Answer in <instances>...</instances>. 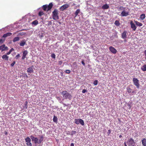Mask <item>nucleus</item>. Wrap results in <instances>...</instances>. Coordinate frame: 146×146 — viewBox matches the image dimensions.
Segmentation results:
<instances>
[{
	"instance_id": "nucleus-1",
	"label": "nucleus",
	"mask_w": 146,
	"mask_h": 146,
	"mask_svg": "<svg viewBox=\"0 0 146 146\" xmlns=\"http://www.w3.org/2000/svg\"><path fill=\"white\" fill-rule=\"evenodd\" d=\"M61 94L62 95L63 99H68L70 100L72 99V95L67 91L66 90L63 91L61 92Z\"/></svg>"
},
{
	"instance_id": "nucleus-2",
	"label": "nucleus",
	"mask_w": 146,
	"mask_h": 146,
	"mask_svg": "<svg viewBox=\"0 0 146 146\" xmlns=\"http://www.w3.org/2000/svg\"><path fill=\"white\" fill-rule=\"evenodd\" d=\"M52 16L53 19L55 20H56L59 19L58 16V11L57 9H55L52 12Z\"/></svg>"
},
{
	"instance_id": "nucleus-3",
	"label": "nucleus",
	"mask_w": 146,
	"mask_h": 146,
	"mask_svg": "<svg viewBox=\"0 0 146 146\" xmlns=\"http://www.w3.org/2000/svg\"><path fill=\"white\" fill-rule=\"evenodd\" d=\"M133 81L134 84L136 86L137 88H139V81L137 78H133Z\"/></svg>"
},
{
	"instance_id": "nucleus-4",
	"label": "nucleus",
	"mask_w": 146,
	"mask_h": 146,
	"mask_svg": "<svg viewBox=\"0 0 146 146\" xmlns=\"http://www.w3.org/2000/svg\"><path fill=\"white\" fill-rule=\"evenodd\" d=\"M74 122L75 123L77 124H80L82 125H84V122L83 120L80 118L78 119H75Z\"/></svg>"
},
{
	"instance_id": "nucleus-5",
	"label": "nucleus",
	"mask_w": 146,
	"mask_h": 146,
	"mask_svg": "<svg viewBox=\"0 0 146 146\" xmlns=\"http://www.w3.org/2000/svg\"><path fill=\"white\" fill-rule=\"evenodd\" d=\"M129 15V11H126L125 9L122 11L119 15L121 17H126Z\"/></svg>"
},
{
	"instance_id": "nucleus-6",
	"label": "nucleus",
	"mask_w": 146,
	"mask_h": 146,
	"mask_svg": "<svg viewBox=\"0 0 146 146\" xmlns=\"http://www.w3.org/2000/svg\"><path fill=\"white\" fill-rule=\"evenodd\" d=\"M25 142H27L26 144L27 146H32V144L31 143V139L29 137H26L25 139Z\"/></svg>"
},
{
	"instance_id": "nucleus-7",
	"label": "nucleus",
	"mask_w": 146,
	"mask_h": 146,
	"mask_svg": "<svg viewBox=\"0 0 146 146\" xmlns=\"http://www.w3.org/2000/svg\"><path fill=\"white\" fill-rule=\"evenodd\" d=\"M128 146H130L131 145L135 144V142L133 139L132 138H131L128 140Z\"/></svg>"
},
{
	"instance_id": "nucleus-8",
	"label": "nucleus",
	"mask_w": 146,
	"mask_h": 146,
	"mask_svg": "<svg viewBox=\"0 0 146 146\" xmlns=\"http://www.w3.org/2000/svg\"><path fill=\"white\" fill-rule=\"evenodd\" d=\"M69 5L68 4H65L60 7V9L61 11H63L64 10L68 8Z\"/></svg>"
},
{
	"instance_id": "nucleus-9",
	"label": "nucleus",
	"mask_w": 146,
	"mask_h": 146,
	"mask_svg": "<svg viewBox=\"0 0 146 146\" xmlns=\"http://www.w3.org/2000/svg\"><path fill=\"white\" fill-rule=\"evenodd\" d=\"M110 51L113 54H116L117 52V50L113 47L110 46L109 48Z\"/></svg>"
},
{
	"instance_id": "nucleus-10",
	"label": "nucleus",
	"mask_w": 146,
	"mask_h": 146,
	"mask_svg": "<svg viewBox=\"0 0 146 146\" xmlns=\"http://www.w3.org/2000/svg\"><path fill=\"white\" fill-rule=\"evenodd\" d=\"M130 25H131V28L133 31H135L137 27L133 23L132 21H131L130 22Z\"/></svg>"
},
{
	"instance_id": "nucleus-11",
	"label": "nucleus",
	"mask_w": 146,
	"mask_h": 146,
	"mask_svg": "<svg viewBox=\"0 0 146 146\" xmlns=\"http://www.w3.org/2000/svg\"><path fill=\"white\" fill-rule=\"evenodd\" d=\"M8 49V47L5 46V44L0 46V50H1L2 51L4 50H7Z\"/></svg>"
},
{
	"instance_id": "nucleus-12",
	"label": "nucleus",
	"mask_w": 146,
	"mask_h": 146,
	"mask_svg": "<svg viewBox=\"0 0 146 146\" xmlns=\"http://www.w3.org/2000/svg\"><path fill=\"white\" fill-rule=\"evenodd\" d=\"M127 31H124L121 34V38L123 39H125L127 38Z\"/></svg>"
},
{
	"instance_id": "nucleus-13",
	"label": "nucleus",
	"mask_w": 146,
	"mask_h": 146,
	"mask_svg": "<svg viewBox=\"0 0 146 146\" xmlns=\"http://www.w3.org/2000/svg\"><path fill=\"white\" fill-rule=\"evenodd\" d=\"M33 65L31 67H30L27 68V72L28 73H31L33 72Z\"/></svg>"
},
{
	"instance_id": "nucleus-14",
	"label": "nucleus",
	"mask_w": 146,
	"mask_h": 146,
	"mask_svg": "<svg viewBox=\"0 0 146 146\" xmlns=\"http://www.w3.org/2000/svg\"><path fill=\"white\" fill-rule=\"evenodd\" d=\"M28 54V52L27 50H25L23 51V56L22 57V59L23 60L25 58L26 56Z\"/></svg>"
},
{
	"instance_id": "nucleus-15",
	"label": "nucleus",
	"mask_w": 146,
	"mask_h": 146,
	"mask_svg": "<svg viewBox=\"0 0 146 146\" xmlns=\"http://www.w3.org/2000/svg\"><path fill=\"white\" fill-rule=\"evenodd\" d=\"M109 7V5L107 4H106L105 5H104L102 6V8L103 9L105 10L108 9Z\"/></svg>"
},
{
	"instance_id": "nucleus-16",
	"label": "nucleus",
	"mask_w": 146,
	"mask_h": 146,
	"mask_svg": "<svg viewBox=\"0 0 146 146\" xmlns=\"http://www.w3.org/2000/svg\"><path fill=\"white\" fill-rule=\"evenodd\" d=\"M53 5L52 3H49L48 5H47V11H48L50 10L52 8Z\"/></svg>"
},
{
	"instance_id": "nucleus-17",
	"label": "nucleus",
	"mask_w": 146,
	"mask_h": 146,
	"mask_svg": "<svg viewBox=\"0 0 146 146\" xmlns=\"http://www.w3.org/2000/svg\"><path fill=\"white\" fill-rule=\"evenodd\" d=\"M9 58V57L6 54L2 56V58L5 60H8Z\"/></svg>"
},
{
	"instance_id": "nucleus-18",
	"label": "nucleus",
	"mask_w": 146,
	"mask_h": 146,
	"mask_svg": "<svg viewBox=\"0 0 146 146\" xmlns=\"http://www.w3.org/2000/svg\"><path fill=\"white\" fill-rule=\"evenodd\" d=\"M12 35V33H8L6 34H5L3 36V37L6 38L8 36H10Z\"/></svg>"
},
{
	"instance_id": "nucleus-19",
	"label": "nucleus",
	"mask_w": 146,
	"mask_h": 146,
	"mask_svg": "<svg viewBox=\"0 0 146 146\" xmlns=\"http://www.w3.org/2000/svg\"><path fill=\"white\" fill-rule=\"evenodd\" d=\"M142 144L143 146H146V139L143 138L141 140Z\"/></svg>"
},
{
	"instance_id": "nucleus-20",
	"label": "nucleus",
	"mask_w": 146,
	"mask_h": 146,
	"mask_svg": "<svg viewBox=\"0 0 146 146\" xmlns=\"http://www.w3.org/2000/svg\"><path fill=\"white\" fill-rule=\"evenodd\" d=\"M134 22L136 25L138 27H141L142 26L143 24L142 23H140L137 21H134Z\"/></svg>"
},
{
	"instance_id": "nucleus-21",
	"label": "nucleus",
	"mask_w": 146,
	"mask_h": 146,
	"mask_svg": "<svg viewBox=\"0 0 146 146\" xmlns=\"http://www.w3.org/2000/svg\"><path fill=\"white\" fill-rule=\"evenodd\" d=\"M44 137L43 135H41L40 137V139L38 140V143H40L43 140Z\"/></svg>"
},
{
	"instance_id": "nucleus-22",
	"label": "nucleus",
	"mask_w": 146,
	"mask_h": 146,
	"mask_svg": "<svg viewBox=\"0 0 146 146\" xmlns=\"http://www.w3.org/2000/svg\"><path fill=\"white\" fill-rule=\"evenodd\" d=\"M141 69L143 71H146V65L144 64L141 67Z\"/></svg>"
},
{
	"instance_id": "nucleus-23",
	"label": "nucleus",
	"mask_w": 146,
	"mask_h": 146,
	"mask_svg": "<svg viewBox=\"0 0 146 146\" xmlns=\"http://www.w3.org/2000/svg\"><path fill=\"white\" fill-rule=\"evenodd\" d=\"M80 9H78L76 10V11L74 13V15H75L74 17H76L77 15L80 12Z\"/></svg>"
},
{
	"instance_id": "nucleus-24",
	"label": "nucleus",
	"mask_w": 146,
	"mask_h": 146,
	"mask_svg": "<svg viewBox=\"0 0 146 146\" xmlns=\"http://www.w3.org/2000/svg\"><path fill=\"white\" fill-rule=\"evenodd\" d=\"M19 38L18 37H16L14 38L13 40V42H15L16 41H19Z\"/></svg>"
},
{
	"instance_id": "nucleus-25",
	"label": "nucleus",
	"mask_w": 146,
	"mask_h": 146,
	"mask_svg": "<svg viewBox=\"0 0 146 146\" xmlns=\"http://www.w3.org/2000/svg\"><path fill=\"white\" fill-rule=\"evenodd\" d=\"M38 24V22L37 20L33 21L32 23V24L35 25H36Z\"/></svg>"
},
{
	"instance_id": "nucleus-26",
	"label": "nucleus",
	"mask_w": 146,
	"mask_h": 146,
	"mask_svg": "<svg viewBox=\"0 0 146 146\" xmlns=\"http://www.w3.org/2000/svg\"><path fill=\"white\" fill-rule=\"evenodd\" d=\"M114 24L117 26H119L120 25V23H119V21L118 20H116L115 21L114 23Z\"/></svg>"
},
{
	"instance_id": "nucleus-27",
	"label": "nucleus",
	"mask_w": 146,
	"mask_h": 146,
	"mask_svg": "<svg viewBox=\"0 0 146 146\" xmlns=\"http://www.w3.org/2000/svg\"><path fill=\"white\" fill-rule=\"evenodd\" d=\"M145 18V15L144 14H142L140 15V18L141 19L143 20Z\"/></svg>"
},
{
	"instance_id": "nucleus-28",
	"label": "nucleus",
	"mask_w": 146,
	"mask_h": 146,
	"mask_svg": "<svg viewBox=\"0 0 146 146\" xmlns=\"http://www.w3.org/2000/svg\"><path fill=\"white\" fill-rule=\"evenodd\" d=\"M25 42L24 41H22L20 43V45L21 46H23L25 44Z\"/></svg>"
},
{
	"instance_id": "nucleus-29",
	"label": "nucleus",
	"mask_w": 146,
	"mask_h": 146,
	"mask_svg": "<svg viewBox=\"0 0 146 146\" xmlns=\"http://www.w3.org/2000/svg\"><path fill=\"white\" fill-rule=\"evenodd\" d=\"M42 8L44 11H46L47 9V5H44L42 6Z\"/></svg>"
},
{
	"instance_id": "nucleus-30",
	"label": "nucleus",
	"mask_w": 146,
	"mask_h": 146,
	"mask_svg": "<svg viewBox=\"0 0 146 146\" xmlns=\"http://www.w3.org/2000/svg\"><path fill=\"white\" fill-rule=\"evenodd\" d=\"M125 8L123 7V6H120L118 10L119 11L123 10H125Z\"/></svg>"
},
{
	"instance_id": "nucleus-31",
	"label": "nucleus",
	"mask_w": 146,
	"mask_h": 146,
	"mask_svg": "<svg viewBox=\"0 0 146 146\" xmlns=\"http://www.w3.org/2000/svg\"><path fill=\"white\" fill-rule=\"evenodd\" d=\"M127 92L129 93H130L131 92V89L129 87H127Z\"/></svg>"
},
{
	"instance_id": "nucleus-32",
	"label": "nucleus",
	"mask_w": 146,
	"mask_h": 146,
	"mask_svg": "<svg viewBox=\"0 0 146 146\" xmlns=\"http://www.w3.org/2000/svg\"><path fill=\"white\" fill-rule=\"evenodd\" d=\"M34 141L35 143H38V139L37 137H35L34 139Z\"/></svg>"
},
{
	"instance_id": "nucleus-33",
	"label": "nucleus",
	"mask_w": 146,
	"mask_h": 146,
	"mask_svg": "<svg viewBox=\"0 0 146 146\" xmlns=\"http://www.w3.org/2000/svg\"><path fill=\"white\" fill-rule=\"evenodd\" d=\"M44 14V13L43 11H40L38 13V15L39 16L41 17L42 15H43Z\"/></svg>"
},
{
	"instance_id": "nucleus-34",
	"label": "nucleus",
	"mask_w": 146,
	"mask_h": 146,
	"mask_svg": "<svg viewBox=\"0 0 146 146\" xmlns=\"http://www.w3.org/2000/svg\"><path fill=\"white\" fill-rule=\"evenodd\" d=\"M53 121L56 123L57 121V118L56 116H54L53 118Z\"/></svg>"
},
{
	"instance_id": "nucleus-35",
	"label": "nucleus",
	"mask_w": 146,
	"mask_h": 146,
	"mask_svg": "<svg viewBox=\"0 0 146 146\" xmlns=\"http://www.w3.org/2000/svg\"><path fill=\"white\" fill-rule=\"evenodd\" d=\"M76 133V132L75 131H72L71 132V134H70V135L72 136L74 135Z\"/></svg>"
},
{
	"instance_id": "nucleus-36",
	"label": "nucleus",
	"mask_w": 146,
	"mask_h": 146,
	"mask_svg": "<svg viewBox=\"0 0 146 146\" xmlns=\"http://www.w3.org/2000/svg\"><path fill=\"white\" fill-rule=\"evenodd\" d=\"M98 81L97 80H94L93 82V84L94 85H96L98 84Z\"/></svg>"
},
{
	"instance_id": "nucleus-37",
	"label": "nucleus",
	"mask_w": 146,
	"mask_h": 146,
	"mask_svg": "<svg viewBox=\"0 0 146 146\" xmlns=\"http://www.w3.org/2000/svg\"><path fill=\"white\" fill-rule=\"evenodd\" d=\"M51 56L52 58L55 59L56 58V56L54 54L52 53L51 54Z\"/></svg>"
},
{
	"instance_id": "nucleus-38",
	"label": "nucleus",
	"mask_w": 146,
	"mask_h": 146,
	"mask_svg": "<svg viewBox=\"0 0 146 146\" xmlns=\"http://www.w3.org/2000/svg\"><path fill=\"white\" fill-rule=\"evenodd\" d=\"M70 71L69 70H67L65 71V73L68 74H70Z\"/></svg>"
},
{
	"instance_id": "nucleus-39",
	"label": "nucleus",
	"mask_w": 146,
	"mask_h": 146,
	"mask_svg": "<svg viewBox=\"0 0 146 146\" xmlns=\"http://www.w3.org/2000/svg\"><path fill=\"white\" fill-rule=\"evenodd\" d=\"M15 61H13V62L11 64V66H12V67H13V66L15 64Z\"/></svg>"
},
{
	"instance_id": "nucleus-40",
	"label": "nucleus",
	"mask_w": 146,
	"mask_h": 146,
	"mask_svg": "<svg viewBox=\"0 0 146 146\" xmlns=\"http://www.w3.org/2000/svg\"><path fill=\"white\" fill-rule=\"evenodd\" d=\"M112 36L113 37L117 38V33H115L114 35H112Z\"/></svg>"
},
{
	"instance_id": "nucleus-41",
	"label": "nucleus",
	"mask_w": 146,
	"mask_h": 146,
	"mask_svg": "<svg viewBox=\"0 0 146 146\" xmlns=\"http://www.w3.org/2000/svg\"><path fill=\"white\" fill-rule=\"evenodd\" d=\"M30 137L33 141H34V139H35V138L33 135H31Z\"/></svg>"
},
{
	"instance_id": "nucleus-42",
	"label": "nucleus",
	"mask_w": 146,
	"mask_h": 146,
	"mask_svg": "<svg viewBox=\"0 0 146 146\" xmlns=\"http://www.w3.org/2000/svg\"><path fill=\"white\" fill-rule=\"evenodd\" d=\"M20 57V54H18L15 56V58L16 59H18Z\"/></svg>"
},
{
	"instance_id": "nucleus-43",
	"label": "nucleus",
	"mask_w": 146,
	"mask_h": 146,
	"mask_svg": "<svg viewBox=\"0 0 146 146\" xmlns=\"http://www.w3.org/2000/svg\"><path fill=\"white\" fill-rule=\"evenodd\" d=\"M128 106L129 108V109H130L131 107V104H128Z\"/></svg>"
},
{
	"instance_id": "nucleus-44",
	"label": "nucleus",
	"mask_w": 146,
	"mask_h": 146,
	"mask_svg": "<svg viewBox=\"0 0 146 146\" xmlns=\"http://www.w3.org/2000/svg\"><path fill=\"white\" fill-rule=\"evenodd\" d=\"M111 133V131L109 129L108 130V132H107V133L108 134V135H109Z\"/></svg>"
},
{
	"instance_id": "nucleus-45",
	"label": "nucleus",
	"mask_w": 146,
	"mask_h": 146,
	"mask_svg": "<svg viewBox=\"0 0 146 146\" xmlns=\"http://www.w3.org/2000/svg\"><path fill=\"white\" fill-rule=\"evenodd\" d=\"M52 24V22L50 21H48V26H50V25H51Z\"/></svg>"
},
{
	"instance_id": "nucleus-46",
	"label": "nucleus",
	"mask_w": 146,
	"mask_h": 146,
	"mask_svg": "<svg viewBox=\"0 0 146 146\" xmlns=\"http://www.w3.org/2000/svg\"><path fill=\"white\" fill-rule=\"evenodd\" d=\"M62 61H59V62H58V64L59 65H61L62 64Z\"/></svg>"
},
{
	"instance_id": "nucleus-47",
	"label": "nucleus",
	"mask_w": 146,
	"mask_h": 146,
	"mask_svg": "<svg viewBox=\"0 0 146 146\" xmlns=\"http://www.w3.org/2000/svg\"><path fill=\"white\" fill-rule=\"evenodd\" d=\"M86 92H87V90L85 89H84L82 91V92L83 93H84Z\"/></svg>"
},
{
	"instance_id": "nucleus-48",
	"label": "nucleus",
	"mask_w": 146,
	"mask_h": 146,
	"mask_svg": "<svg viewBox=\"0 0 146 146\" xmlns=\"http://www.w3.org/2000/svg\"><path fill=\"white\" fill-rule=\"evenodd\" d=\"M14 49L13 48H11V49L9 50V51L10 52H11L12 51H14Z\"/></svg>"
},
{
	"instance_id": "nucleus-49",
	"label": "nucleus",
	"mask_w": 146,
	"mask_h": 146,
	"mask_svg": "<svg viewBox=\"0 0 146 146\" xmlns=\"http://www.w3.org/2000/svg\"><path fill=\"white\" fill-rule=\"evenodd\" d=\"M24 77H26L27 78H28V76H27V74H25V73L24 74Z\"/></svg>"
},
{
	"instance_id": "nucleus-50",
	"label": "nucleus",
	"mask_w": 146,
	"mask_h": 146,
	"mask_svg": "<svg viewBox=\"0 0 146 146\" xmlns=\"http://www.w3.org/2000/svg\"><path fill=\"white\" fill-rule=\"evenodd\" d=\"M82 63L84 66L85 65V63L84 60H83L82 61Z\"/></svg>"
},
{
	"instance_id": "nucleus-51",
	"label": "nucleus",
	"mask_w": 146,
	"mask_h": 146,
	"mask_svg": "<svg viewBox=\"0 0 146 146\" xmlns=\"http://www.w3.org/2000/svg\"><path fill=\"white\" fill-rule=\"evenodd\" d=\"M11 52H10L9 51V52H7V53H6V54L7 55H9L10 54H11Z\"/></svg>"
},
{
	"instance_id": "nucleus-52",
	"label": "nucleus",
	"mask_w": 146,
	"mask_h": 146,
	"mask_svg": "<svg viewBox=\"0 0 146 146\" xmlns=\"http://www.w3.org/2000/svg\"><path fill=\"white\" fill-rule=\"evenodd\" d=\"M144 53L145 56V59H146V50H145Z\"/></svg>"
},
{
	"instance_id": "nucleus-53",
	"label": "nucleus",
	"mask_w": 146,
	"mask_h": 146,
	"mask_svg": "<svg viewBox=\"0 0 146 146\" xmlns=\"http://www.w3.org/2000/svg\"><path fill=\"white\" fill-rule=\"evenodd\" d=\"M25 34V33H19V35H24Z\"/></svg>"
},
{
	"instance_id": "nucleus-54",
	"label": "nucleus",
	"mask_w": 146,
	"mask_h": 146,
	"mask_svg": "<svg viewBox=\"0 0 146 146\" xmlns=\"http://www.w3.org/2000/svg\"><path fill=\"white\" fill-rule=\"evenodd\" d=\"M25 103V106H26V108H27V104H28L27 101H26Z\"/></svg>"
},
{
	"instance_id": "nucleus-55",
	"label": "nucleus",
	"mask_w": 146,
	"mask_h": 146,
	"mask_svg": "<svg viewBox=\"0 0 146 146\" xmlns=\"http://www.w3.org/2000/svg\"><path fill=\"white\" fill-rule=\"evenodd\" d=\"M56 98H57V99L58 100H60L61 98H60V97H56Z\"/></svg>"
},
{
	"instance_id": "nucleus-56",
	"label": "nucleus",
	"mask_w": 146,
	"mask_h": 146,
	"mask_svg": "<svg viewBox=\"0 0 146 146\" xmlns=\"http://www.w3.org/2000/svg\"><path fill=\"white\" fill-rule=\"evenodd\" d=\"M113 38L114 37H113V36H111L110 38V39L111 40H113Z\"/></svg>"
},
{
	"instance_id": "nucleus-57",
	"label": "nucleus",
	"mask_w": 146,
	"mask_h": 146,
	"mask_svg": "<svg viewBox=\"0 0 146 146\" xmlns=\"http://www.w3.org/2000/svg\"><path fill=\"white\" fill-rule=\"evenodd\" d=\"M70 146H74V144L73 143H71V145H70Z\"/></svg>"
},
{
	"instance_id": "nucleus-58",
	"label": "nucleus",
	"mask_w": 146,
	"mask_h": 146,
	"mask_svg": "<svg viewBox=\"0 0 146 146\" xmlns=\"http://www.w3.org/2000/svg\"><path fill=\"white\" fill-rule=\"evenodd\" d=\"M40 37H42L43 36V35L42 34L41 35H40Z\"/></svg>"
},
{
	"instance_id": "nucleus-59",
	"label": "nucleus",
	"mask_w": 146,
	"mask_h": 146,
	"mask_svg": "<svg viewBox=\"0 0 146 146\" xmlns=\"http://www.w3.org/2000/svg\"><path fill=\"white\" fill-rule=\"evenodd\" d=\"M3 40L1 39H0V43L3 42Z\"/></svg>"
},
{
	"instance_id": "nucleus-60",
	"label": "nucleus",
	"mask_w": 146,
	"mask_h": 146,
	"mask_svg": "<svg viewBox=\"0 0 146 146\" xmlns=\"http://www.w3.org/2000/svg\"><path fill=\"white\" fill-rule=\"evenodd\" d=\"M124 145L125 146H127L125 142L124 143Z\"/></svg>"
},
{
	"instance_id": "nucleus-61",
	"label": "nucleus",
	"mask_w": 146,
	"mask_h": 146,
	"mask_svg": "<svg viewBox=\"0 0 146 146\" xmlns=\"http://www.w3.org/2000/svg\"><path fill=\"white\" fill-rule=\"evenodd\" d=\"M63 105L64 106H68L66 104H63Z\"/></svg>"
},
{
	"instance_id": "nucleus-62",
	"label": "nucleus",
	"mask_w": 146,
	"mask_h": 146,
	"mask_svg": "<svg viewBox=\"0 0 146 146\" xmlns=\"http://www.w3.org/2000/svg\"><path fill=\"white\" fill-rule=\"evenodd\" d=\"M132 93H136V92H135L134 91H133L132 92Z\"/></svg>"
},
{
	"instance_id": "nucleus-63",
	"label": "nucleus",
	"mask_w": 146,
	"mask_h": 146,
	"mask_svg": "<svg viewBox=\"0 0 146 146\" xmlns=\"http://www.w3.org/2000/svg\"><path fill=\"white\" fill-rule=\"evenodd\" d=\"M122 137V136L121 135H120L119 136V138H121V137Z\"/></svg>"
},
{
	"instance_id": "nucleus-64",
	"label": "nucleus",
	"mask_w": 146,
	"mask_h": 146,
	"mask_svg": "<svg viewBox=\"0 0 146 146\" xmlns=\"http://www.w3.org/2000/svg\"><path fill=\"white\" fill-rule=\"evenodd\" d=\"M67 135H70V134H69V133H67Z\"/></svg>"
}]
</instances>
